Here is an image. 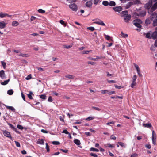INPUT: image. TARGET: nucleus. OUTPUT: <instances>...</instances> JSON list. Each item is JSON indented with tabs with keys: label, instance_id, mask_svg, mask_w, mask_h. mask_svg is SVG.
I'll use <instances>...</instances> for the list:
<instances>
[{
	"label": "nucleus",
	"instance_id": "1",
	"mask_svg": "<svg viewBox=\"0 0 157 157\" xmlns=\"http://www.w3.org/2000/svg\"><path fill=\"white\" fill-rule=\"evenodd\" d=\"M121 16L124 17V20L125 22H128L131 18V15L128 14L127 11H123L121 13Z\"/></svg>",
	"mask_w": 157,
	"mask_h": 157
},
{
	"label": "nucleus",
	"instance_id": "2",
	"mask_svg": "<svg viewBox=\"0 0 157 157\" xmlns=\"http://www.w3.org/2000/svg\"><path fill=\"white\" fill-rule=\"evenodd\" d=\"M151 19H153V25L155 26L157 25V13L154 12L151 14Z\"/></svg>",
	"mask_w": 157,
	"mask_h": 157
},
{
	"label": "nucleus",
	"instance_id": "3",
	"mask_svg": "<svg viewBox=\"0 0 157 157\" xmlns=\"http://www.w3.org/2000/svg\"><path fill=\"white\" fill-rule=\"evenodd\" d=\"M142 23V21L139 19H136L134 20L133 24L135 26L138 28H140L141 26L140 24Z\"/></svg>",
	"mask_w": 157,
	"mask_h": 157
},
{
	"label": "nucleus",
	"instance_id": "4",
	"mask_svg": "<svg viewBox=\"0 0 157 157\" xmlns=\"http://www.w3.org/2000/svg\"><path fill=\"white\" fill-rule=\"evenodd\" d=\"M146 11L145 10H139L136 13L137 16L140 17H144L146 15Z\"/></svg>",
	"mask_w": 157,
	"mask_h": 157
},
{
	"label": "nucleus",
	"instance_id": "5",
	"mask_svg": "<svg viewBox=\"0 0 157 157\" xmlns=\"http://www.w3.org/2000/svg\"><path fill=\"white\" fill-rule=\"evenodd\" d=\"M157 9V2H155L152 6L150 10L148 11L149 14H151V13Z\"/></svg>",
	"mask_w": 157,
	"mask_h": 157
},
{
	"label": "nucleus",
	"instance_id": "6",
	"mask_svg": "<svg viewBox=\"0 0 157 157\" xmlns=\"http://www.w3.org/2000/svg\"><path fill=\"white\" fill-rule=\"evenodd\" d=\"M152 0H149L148 2L145 5V8L146 9H147L148 10H150V9L151 8V6H152Z\"/></svg>",
	"mask_w": 157,
	"mask_h": 157
},
{
	"label": "nucleus",
	"instance_id": "7",
	"mask_svg": "<svg viewBox=\"0 0 157 157\" xmlns=\"http://www.w3.org/2000/svg\"><path fill=\"white\" fill-rule=\"evenodd\" d=\"M69 8L73 11L76 12L78 10L77 6L74 3L71 4L69 5Z\"/></svg>",
	"mask_w": 157,
	"mask_h": 157
},
{
	"label": "nucleus",
	"instance_id": "8",
	"mask_svg": "<svg viewBox=\"0 0 157 157\" xmlns=\"http://www.w3.org/2000/svg\"><path fill=\"white\" fill-rule=\"evenodd\" d=\"M101 93L103 94L107 93L109 95H110L113 94H115V92L114 91H109L107 90H101Z\"/></svg>",
	"mask_w": 157,
	"mask_h": 157
},
{
	"label": "nucleus",
	"instance_id": "9",
	"mask_svg": "<svg viewBox=\"0 0 157 157\" xmlns=\"http://www.w3.org/2000/svg\"><path fill=\"white\" fill-rule=\"evenodd\" d=\"M156 134L155 133L154 131L153 130L152 131V143L154 145H155L156 144Z\"/></svg>",
	"mask_w": 157,
	"mask_h": 157
},
{
	"label": "nucleus",
	"instance_id": "10",
	"mask_svg": "<svg viewBox=\"0 0 157 157\" xmlns=\"http://www.w3.org/2000/svg\"><path fill=\"white\" fill-rule=\"evenodd\" d=\"M3 134L5 136L10 139L11 140L12 139V137L11 136L10 133L8 131L6 130L4 131Z\"/></svg>",
	"mask_w": 157,
	"mask_h": 157
},
{
	"label": "nucleus",
	"instance_id": "11",
	"mask_svg": "<svg viewBox=\"0 0 157 157\" xmlns=\"http://www.w3.org/2000/svg\"><path fill=\"white\" fill-rule=\"evenodd\" d=\"M113 9L115 12H119L122 11V9L121 6H117L116 7H113Z\"/></svg>",
	"mask_w": 157,
	"mask_h": 157
},
{
	"label": "nucleus",
	"instance_id": "12",
	"mask_svg": "<svg viewBox=\"0 0 157 157\" xmlns=\"http://www.w3.org/2000/svg\"><path fill=\"white\" fill-rule=\"evenodd\" d=\"M0 77L2 79H5L6 78L4 70H2L0 71Z\"/></svg>",
	"mask_w": 157,
	"mask_h": 157
},
{
	"label": "nucleus",
	"instance_id": "13",
	"mask_svg": "<svg viewBox=\"0 0 157 157\" xmlns=\"http://www.w3.org/2000/svg\"><path fill=\"white\" fill-rule=\"evenodd\" d=\"M151 14L150 16V18H147L145 20V23L147 24H150L152 22V21L153 20V19H151Z\"/></svg>",
	"mask_w": 157,
	"mask_h": 157
},
{
	"label": "nucleus",
	"instance_id": "14",
	"mask_svg": "<svg viewBox=\"0 0 157 157\" xmlns=\"http://www.w3.org/2000/svg\"><path fill=\"white\" fill-rule=\"evenodd\" d=\"M92 5V1L91 0L86 2V6L90 8Z\"/></svg>",
	"mask_w": 157,
	"mask_h": 157
},
{
	"label": "nucleus",
	"instance_id": "15",
	"mask_svg": "<svg viewBox=\"0 0 157 157\" xmlns=\"http://www.w3.org/2000/svg\"><path fill=\"white\" fill-rule=\"evenodd\" d=\"M151 32H149L147 33L144 34L146 35V37L149 39H151L152 38Z\"/></svg>",
	"mask_w": 157,
	"mask_h": 157
},
{
	"label": "nucleus",
	"instance_id": "16",
	"mask_svg": "<svg viewBox=\"0 0 157 157\" xmlns=\"http://www.w3.org/2000/svg\"><path fill=\"white\" fill-rule=\"evenodd\" d=\"M6 25V23L4 22V21L0 22V28L3 29L4 28Z\"/></svg>",
	"mask_w": 157,
	"mask_h": 157
},
{
	"label": "nucleus",
	"instance_id": "17",
	"mask_svg": "<svg viewBox=\"0 0 157 157\" xmlns=\"http://www.w3.org/2000/svg\"><path fill=\"white\" fill-rule=\"evenodd\" d=\"M6 16H7L9 17H10L11 16L9 15L8 14L6 13H4L2 12H1L0 13V17L1 18H3L5 17Z\"/></svg>",
	"mask_w": 157,
	"mask_h": 157
},
{
	"label": "nucleus",
	"instance_id": "18",
	"mask_svg": "<svg viewBox=\"0 0 157 157\" xmlns=\"http://www.w3.org/2000/svg\"><path fill=\"white\" fill-rule=\"evenodd\" d=\"M101 58V57L99 56H96V58H92L91 57H88V59L89 60H91L96 61L98 59H100Z\"/></svg>",
	"mask_w": 157,
	"mask_h": 157
},
{
	"label": "nucleus",
	"instance_id": "19",
	"mask_svg": "<svg viewBox=\"0 0 157 157\" xmlns=\"http://www.w3.org/2000/svg\"><path fill=\"white\" fill-rule=\"evenodd\" d=\"M152 38L155 39L157 38V32L155 31L151 33Z\"/></svg>",
	"mask_w": 157,
	"mask_h": 157
},
{
	"label": "nucleus",
	"instance_id": "20",
	"mask_svg": "<svg viewBox=\"0 0 157 157\" xmlns=\"http://www.w3.org/2000/svg\"><path fill=\"white\" fill-rule=\"evenodd\" d=\"M74 142L77 145H79L81 144L80 140L77 139H75Z\"/></svg>",
	"mask_w": 157,
	"mask_h": 157
},
{
	"label": "nucleus",
	"instance_id": "21",
	"mask_svg": "<svg viewBox=\"0 0 157 157\" xmlns=\"http://www.w3.org/2000/svg\"><path fill=\"white\" fill-rule=\"evenodd\" d=\"M143 126L144 127L150 128L152 127L151 124L150 123L144 124Z\"/></svg>",
	"mask_w": 157,
	"mask_h": 157
},
{
	"label": "nucleus",
	"instance_id": "22",
	"mask_svg": "<svg viewBox=\"0 0 157 157\" xmlns=\"http://www.w3.org/2000/svg\"><path fill=\"white\" fill-rule=\"evenodd\" d=\"M19 25L18 22L16 21H14L12 22V25L13 26L16 27Z\"/></svg>",
	"mask_w": 157,
	"mask_h": 157
},
{
	"label": "nucleus",
	"instance_id": "23",
	"mask_svg": "<svg viewBox=\"0 0 157 157\" xmlns=\"http://www.w3.org/2000/svg\"><path fill=\"white\" fill-rule=\"evenodd\" d=\"M6 107L9 109L14 111L15 110L13 106H6Z\"/></svg>",
	"mask_w": 157,
	"mask_h": 157
},
{
	"label": "nucleus",
	"instance_id": "24",
	"mask_svg": "<svg viewBox=\"0 0 157 157\" xmlns=\"http://www.w3.org/2000/svg\"><path fill=\"white\" fill-rule=\"evenodd\" d=\"M132 5V2H129L127 3L125 6V8L126 9H127L130 7Z\"/></svg>",
	"mask_w": 157,
	"mask_h": 157
},
{
	"label": "nucleus",
	"instance_id": "25",
	"mask_svg": "<svg viewBox=\"0 0 157 157\" xmlns=\"http://www.w3.org/2000/svg\"><path fill=\"white\" fill-rule=\"evenodd\" d=\"M9 81L10 79H8L7 80L4 81V82H1V84L3 85H6L8 83V82H9Z\"/></svg>",
	"mask_w": 157,
	"mask_h": 157
},
{
	"label": "nucleus",
	"instance_id": "26",
	"mask_svg": "<svg viewBox=\"0 0 157 157\" xmlns=\"http://www.w3.org/2000/svg\"><path fill=\"white\" fill-rule=\"evenodd\" d=\"M109 5L110 6H114L116 5V3L114 1H111L109 2Z\"/></svg>",
	"mask_w": 157,
	"mask_h": 157
},
{
	"label": "nucleus",
	"instance_id": "27",
	"mask_svg": "<svg viewBox=\"0 0 157 157\" xmlns=\"http://www.w3.org/2000/svg\"><path fill=\"white\" fill-rule=\"evenodd\" d=\"M102 4L105 6H107L109 5V3L108 1H104L102 2Z\"/></svg>",
	"mask_w": 157,
	"mask_h": 157
},
{
	"label": "nucleus",
	"instance_id": "28",
	"mask_svg": "<svg viewBox=\"0 0 157 157\" xmlns=\"http://www.w3.org/2000/svg\"><path fill=\"white\" fill-rule=\"evenodd\" d=\"M95 118V117H92V116H90L88 117L87 118H86L85 119V120L87 121H90L91 120H93Z\"/></svg>",
	"mask_w": 157,
	"mask_h": 157
},
{
	"label": "nucleus",
	"instance_id": "29",
	"mask_svg": "<svg viewBox=\"0 0 157 157\" xmlns=\"http://www.w3.org/2000/svg\"><path fill=\"white\" fill-rule=\"evenodd\" d=\"M121 36L124 38H126L128 37V35L127 34L124 33L123 32H121Z\"/></svg>",
	"mask_w": 157,
	"mask_h": 157
},
{
	"label": "nucleus",
	"instance_id": "30",
	"mask_svg": "<svg viewBox=\"0 0 157 157\" xmlns=\"http://www.w3.org/2000/svg\"><path fill=\"white\" fill-rule=\"evenodd\" d=\"M65 77L69 79H73L74 76L71 75H67L65 76Z\"/></svg>",
	"mask_w": 157,
	"mask_h": 157
},
{
	"label": "nucleus",
	"instance_id": "31",
	"mask_svg": "<svg viewBox=\"0 0 157 157\" xmlns=\"http://www.w3.org/2000/svg\"><path fill=\"white\" fill-rule=\"evenodd\" d=\"M92 108L94 109L97 110L98 111H100L101 110V109L96 107L92 106Z\"/></svg>",
	"mask_w": 157,
	"mask_h": 157
},
{
	"label": "nucleus",
	"instance_id": "32",
	"mask_svg": "<svg viewBox=\"0 0 157 157\" xmlns=\"http://www.w3.org/2000/svg\"><path fill=\"white\" fill-rule=\"evenodd\" d=\"M98 25H99L101 26H105V24L104 23L103 21L101 20L100 21L99 23H98Z\"/></svg>",
	"mask_w": 157,
	"mask_h": 157
},
{
	"label": "nucleus",
	"instance_id": "33",
	"mask_svg": "<svg viewBox=\"0 0 157 157\" xmlns=\"http://www.w3.org/2000/svg\"><path fill=\"white\" fill-rule=\"evenodd\" d=\"M1 63L2 64V66L3 67V68L4 69H6V63L3 61H1Z\"/></svg>",
	"mask_w": 157,
	"mask_h": 157
},
{
	"label": "nucleus",
	"instance_id": "34",
	"mask_svg": "<svg viewBox=\"0 0 157 157\" xmlns=\"http://www.w3.org/2000/svg\"><path fill=\"white\" fill-rule=\"evenodd\" d=\"M118 143L122 147H126V145L124 143L121 142H119Z\"/></svg>",
	"mask_w": 157,
	"mask_h": 157
},
{
	"label": "nucleus",
	"instance_id": "35",
	"mask_svg": "<svg viewBox=\"0 0 157 157\" xmlns=\"http://www.w3.org/2000/svg\"><path fill=\"white\" fill-rule=\"evenodd\" d=\"M101 20L99 19H94L93 20V21H95L93 23L97 24H98L97 23H99L100 21Z\"/></svg>",
	"mask_w": 157,
	"mask_h": 157
},
{
	"label": "nucleus",
	"instance_id": "36",
	"mask_svg": "<svg viewBox=\"0 0 157 157\" xmlns=\"http://www.w3.org/2000/svg\"><path fill=\"white\" fill-rule=\"evenodd\" d=\"M114 86L116 88H117L118 89H121V88H123L124 87V86H117V85L115 84L114 85Z\"/></svg>",
	"mask_w": 157,
	"mask_h": 157
},
{
	"label": "nucleus",
	"instance_id": "37",
	"mask_svg": "<svg viewBox=\"0 0 157 157\" xmlns=\"http://www.w3.org/2000/svg\"><path fill=\"white\" fill-rule=\"evenodd\" d=\"M7 93L9 95H11L13 93V91L12 89L9 90L7 91Z\"/></svg>",
	"mask_w": 157,
	"mask_h": 157
},
{
	"label": "nucleus",
	"instance_id": "38",
	"mask_svg": "<svg viewBox=\"0 0 157 157\" xmlns=\"http://www.w3.org/2000/svg\"><path fill=\"white\" fill-rule=\"evenodd\" d=\"M38 11L39 13H45V11L42 10V9H39L38 10Z\"/></svg>",
	"mask_w": 157,
	"mask_h": 157
},
{
	"label": "nucleus",
	"instance_id": "39",
	"mask_svg": "<svg viewBox=\"0 0 157 157\" xmlns=\"http://www.w3.org/2000/svg\"><path fill=\"white\" fill-rule=\"evenodd\" d=\"M32 92L31 91L30 92L29 94H28V97L30 99H33V97L32 96Z\"/></svg>",
	"mask_w": 157,
	"mask_h": 157
},
{
	"label": "nucleus",
	"instance_id": "40",
	"mask_svg": "<svg viewBox=\"0 0 157 157\" xmlns=\"http://www.w3.org/2000/svg\"><path fill=\"white\" fill-rule=\"evenodd\" d=\"M90 150L93 151L98 152L99 150L94 148L92 147L90 148Z\"/></svg>",
	"mask_w": 157,
	"mask_h": 157
},
{
	"label": "nucleus",
	"instance_id": "41",
	"mask_svg": "<svg viewBox=\"0 0 157 157\" xmlns=\"http://www.w3.org/2000/svg\"><path fill=\"white\" fill-rule=\"evenodd\" d=\"M134 66L136 68V69L137 72H138L139 71H140V69H139V67L138 65L135 63L134 64Z\"/></svg>",
	"mask_w": 157,
	"mask_h": 157
},
{
	"label": "nucleus",
	"instance_id": "42",
	"mask_svg": "<svg viewBox=\"0 0 157 157\" xmlns=\"http://www.w3.org/2000/svg\"><path fill=\"white\" fill-rule=\"evenodd\" d=\"M60 23L64 26H66V23H65L64 21L63 20H60Z\"/></svg>",
	"mask_w": 157,
	"mask_h": 157
},
{
	"label": "nucleus",
	"instance_id": "43",
	"mask_svg": "<svg viewBox=\"0 0 157 157\" xmlns=\"http://www.w3.org/2000/svg\"><path fill=\"white\" fill-rule=\"evenodd\" d=\"M72 44H71L69 45H64V48H65L69 49L71 48L72 46Z\"/></svg>",
	"mask_w": 157,
	"mask_h": 157
},
{
	"label": "nucleus",
	"instance_id": "44",
	"mask_svg": "<svg viewBox=\"0 0 157 157\" xmlns=\"http://www.w3.org/2000/svg\"><path fill=\"white\" fill-rule=\"evenodd\" d=\"M46 144V149L47 151V152H49L50 151V149L49 148V146L48 145V144L47 143H46L45 144Z\"/></svg>",
	"mask_w": 157,
	"mask_h": 157
},
{
	"label": "nucleus",
	"instance_id": "45",
	"mask_svg": "<svg viewBox=\"0 0 157 157\" xmlns=\"http://www.w3.org/2000/svg\"><path fill=\"white\" fill-rule=\"evenodd\" d=\"M136 82H132V83L131 85V86L132 88H134V87L136 85Z\"/></svg>",
	"mask_w": 157,
	"mask_h": 157
},
{
	"label": "nucleus",
	"instance_id": "46",
	"mask_svg": "<svg viewBox=\"0 0 157 157\" xmlns=\"http://www.w3.org/2000/svg\"><path fill=\"white\" fill-rule=\"evenodd\" d=\"M38 143L39 144H44V140L42 139H41L38 141Z\"/></svg>",
	"mask_w": 157,
	"mask_h": 157
},
{
	"label": "nucleus",
	"instance_id": "47",
	"mask_svg": "<svg viewBox=\"0 0 157 157\" xmlns=\"http://www.w3.org/2000/svg\"><path fill=\"white\" fill-rule=\"evenodd\" d=\"M87 29L91 31H93L95 30L94 28L93 27H90L87 28Z\"/></svg>",
	"mask_w": 157,
	"mask_h": 157
},
{
	"label": "nucleus",
	"instance_id": "48",
	"mask_svg": "<svg viewBox=\"0 0 157 157\" xmlns=\"http://www.w3.org/2000/svg\"><path fill=\"white\" fill-rule=\"evenodd\" d=\"M14 142L17 147H21L20 144L19 142L16 141H14Z\"/></svg>",
	"mask_w": 157,
	"mask_h": 157
},
{
	"label": "nucleus",
	"instance_id": "49",
	"mask_svg": "<svg viewBox=\"0 0 157 157\" xmlns=\"http://www.w3.org/2000/svg\"><path fill=\"white\" fill-rule=\"evenodd\" d=\"M115 123V122L114 121L109 122L106 124L108 125H110L111 124H114Z\"/></svg>",
	"mask_w": 157,
	"mask_h": 157
},
{
	"label": "nucleus",
	"instance_id": "50",
	"mask_svg": "<svg viewBox=\"0 0 157 157\" xmlns=\"http://www.w3.org/2000/svg\"><path fill=\"white\" fill-rule=\"evenodd\" d=\"M145 147L147 149H150L151 147V146L149 144H147L145 145Z\"/></svg>",
	"mask_w": 157,
	"mask_h": 157
},
{
	"label": "nucleus",
	"instance_id": "51",
	"mask_svg": "<svg viewBox=\"0 0 157 157\" xmlns=\"http://www.w3.org/2000/svg\"><path fill=\"white\" fill-rule=\"evenodd\" d=\"M106 145H107V146L109 147L113 148L114 147L113 145L109 143L107 144H106Z\"/></svg>",
	"mask_w": 157,
	"mask_h": 157
},
{
	"label": "nucleus",
	"instance_id": "52",
	"mask_svg": "<svg viewBox=\"0 0 157 157\" xmlns=\"http://www.w3.org/2000/svg\"><path fill=\"white\" fill-rule=\"evenodd\" d=\"M19 56H21L22 57H27L28 56V55L27 54H23L21 53V54H20L18 55Z\"/></svg>",
	"mask_w": 157,
	"mask_h": 157
},
{
	"label": "nucleus",
	"instance_id": "53",
	"mask_svg": "<svg viewBox=\"0 0 157 157\" xmlns=\"http://www.w3.org/2000/svg\"><path fill=\"white\" fill-rule=\"evenodd\" d=\"M32 78L31 75H28L27 77H26L25 78L26 80H29L30 79Z\"/></svg>",
	"mask_w": 157,
	"mask_h": 157
},
{
	"label": "nucleus",
	"instance_id": "54",
	"mask_svg": "<svg viewBox=\"0 0 157 157\" xmlns=\"http://www.w3.org/2000/svg\"><path fill=\"white\" fill-rule=\"evenodd\" d=\"M52 97L51 96H49L48 99V101L49 102H52Z\"/></svg>",
	"mask_w": 157,
	"mask_h": 157
},
{
	"label": "nucleus",
	"instance_id": "55",
	"mask_svg": "<svg viewBox=\"0 0 157 157\" xmlns=\"http://www.w3.org/2000/svg\"><path fill=\"white\" fill-rule=\"evenodd\" d=\"M52 144L54 145H59V144L60 143L58 141H54L52 142Z\"/></svg>",
	"mask_w": 157,
	"mask_h": 157
},
{
	"label": "nucleus",
	"instance_id": "56",
	"mask_svg": "<svg viewBox=\"0 0 157 157\" xmlns=\"http://www.w3.org/2000/svg\"><path fill=\"white\" fill-rule=\"evenodd\" d=\"M46 96L45 95H41L40 96V98L43 99H46Z\"/></svg>",
	"mask_w": 157,
	"mask_h": 157
},
{
	"label": "nucleus",
	"instance_id": "57",
	"mask_svg": "<svg viewBox=\"0 0 157 157\" xmlns=\"http://www.w3.org/2000/svg\"><path fill=\"white\" fill-rule=\"evenodd\" d=\"M100 0H94V4L95 5H97L100 2Z\"/></svg>",
	"mask_w": 157,
	"mask_h": 157
},
{
	"label": "nucleus",
	"instance_id": "58",
	"mask_svg": "<svg viewBox=\"0 0 157 157\" xmlns=\"http://www.w3.org/2000/svg\"><path fill=\"white\" fill-rule=\"evenodd\" d=\"M17 127L18 128L21 130H22L23 129V127L21 125H17Z\"/></svg>",
	"mask_w": 157,
	"mask_h": 157
},
{
	"label": "nucleus",
	"instance_id": "59",
	"mask_svg": "<svg viewBox=\"0 0 157 157\" xmlns=\"http://www.w3.org/2000/svg\"><path fill=\"white\" fill-rule=\"evenodd\" d=\"M108 83H115L116 82V81L115 80H108Z\"/></svg>",
	"mask_w": 157,
	"mask_h": 157
},
{
	"label": "nucleus",
	"instance_id": "60",
	"mask_svg": "<svg viewBox=\"0 0 157 157\" xmlns=\"http://www.w3.org/2000/svg\"><path fill=\"white\" fill-rule=\"evenodd\" d=\"M62 133H64L66 134H69V133L68 132L66 129L64 130L63 131Z\"/></svg>",
	"mask_w": 157,
	"mask_h": 157
},
{
	"label": "nucleus",
	"instance_id": "61",
	"mask_svg": "<svg viewBox=\"0 0 157 157\" xmlns=\"http://www.w3.org/2000/svg\"><path fill=\"white\" fill-rule=\"evenodd\" d=\"M87 63L88 64H90L92 65H94L95 64V63L93 62L88 61L87 62Z\"/></svg>",
	"mask_w": 157,
	"mask_h": 157
},
{
	"label": "nucleus",
	"instance_id": "62",
	"mask_svg": "<svg viewBox=\"0 0 157 157\" xmlns=\"http://www.w3.org/2000/svg\"><path fill=\"white\" fill-rule=\"evenodd\" d=\"M90 155L91 156H93L94 157H98V155H96L95 154H94V153H90Z\"/></svg>",
	"mask_w": 157,
	"mask_h": 157
},
{
	"label": "nucleus",
	"instance_id": "63",
	"mask_svg": "<svg viewBox=\"0 0 157 157\" xmlns=\"http://www.w3.org/2000/svg\"><path fill=\"white\" fill-rule=\"evenodd\" d=\"M138 154H137V153H135L132 154L131 155V157H137L138 156Z\"/></svg>",
	"mask_w": 157,
	"mask_h": 157
},
{
	"label": "nucleus",
	"instance_id": "64",
	"mask_svg": "<svg viewBox=\"0 0 157 157\" xmlns=\"http://www.w3.org/2000/svg\"><path fill=\"white\" fill-rule=\"evenodd\" d=\"M90 51H83L82 52L83 54H88L89 52Z\"/></svg>",
	"mask_w": 157,
	"mask_h": 157
}]
</instances>
